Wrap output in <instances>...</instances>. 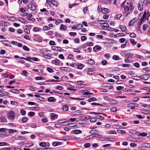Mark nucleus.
<instances>
[{"mask_svg":"<svg viewBox=\"0 0 150 150\" xmlns=\"http://www.w3.org/2000/svg\"><path fill=\"white\" fill-rule=\"evenodd\" d=\"M1 122H5L6 121V118L2 117L1 118Z\"/></svg>","mask_w":150,"mask_h":150,"instance_id":"nucleus-53","label":"nucleus"},{"mask_svg":"<svg viewBox=\"0 0 150 150\" xmlns=\"http://www.w3.org/2000/svg\"><path fill=\"white\" fill-rule=\"evenodd\" d=\"M34 40L36 41H40L41 40V37L38 35H34Z\"/></svg>","mask_w":150,"mask_h":150,"instance_id":"nucleus-6","label":"nucleus"},{"mask_svg":"<svg viewBox=\"0 0 150 150\" xmlns=\"http://www.w3.org/2000/svg\"><path fill=\"white\" fill-rule=\"evenodd\" d=\"M129 36L130 37L133 38H135L136 37V34L133 33H130Z\"/></svg>","mask_w":150,"mask_h":150,"instance_id":"nucleus-40","label":"nucleus"},{"mask_svg":"<svg viewBox=\"0 0 150 150\" xmlns=\"http://www.w3.org/2000/svg\"><path fill=\"white\" fill-rule=\"evenodd\" d=\"M10 91L12 93H18L19 91L18 90H10Z\"/></svg>","mask_w":150,"mask_h":150,"instance_id":"nucleus-50","label":"nucleus"},{"mask_svg":"<svg viewBox=\"0 0 150 150\" xmlns=\"http://www.w3.org/2000/svg\"><path fill=\"white\" fill-rule=\"evenodd\" d=\"M124 87L122 86H118L116 87V89L117 90H121L124 89Z\"/></svg>","mask_w":150,"mask_h":150,"instance_id":"nucleus-56","label":"nucleus"},{"mask_svg":"<svg viewBox=\"0 0 150 150\" xmlns=\"http://www.w3.org/2000/svg\"><path fill=\"white\" fill-rule=\"evenodd\" d=\"M39 145L41 147H45L46 146V143L45 142H41L40 144Z\"/></svg>","mask_w":150,"mask_h":150,"instance_id":"nucleus-36","label":"nucleus"},{"mask_svg":"<svg viewBox=\"0 0 150 150\" xmlns=\"http://www.w3.org/2000/svg\"><path fill=\"white\" fill-rule=\"evenodd\" d=\"M21 74L22 75H23L25 76H26L27 75V74H28V73L26 71L23 70L22 71V73Z\"/></svg>","mask_w":150,"mask_h":150,"instance_id":"nucleus-39","label":"nucleus"},{"mask_svg":"<svg viewBox=\"0 0 150 150\" xmlns=\"http://www.w3.org/2000/svg\"><path fill=\"white\" fill-rule=\"evenodd\" d=\"M50 27L44 26H43L42 30L43 31H45L50 30Z\"/></svg>","mask_w":150,"mask_h":150,"instance_id":"nucleus-26","label":"nucleus"},{"mask_svg":"<svg viewBox=\"0 0 150 150\" xmlns=\"http://www.w3.org/2000/svg\"><path fill=\"white\" fill-rule=\"evenodd\" d=\"M141 112L146 114L149 113V110H141Z\"/></svg>","mask_w":150,"mask_h":150,"instance_id":"nucleus-34","label":"nucleus"},{"mask_svg":"<svg viewBox=\"0 0 150 150\" xmlns=\"http://www.w3.org/2000/svg\"><path fill=\"white\" fill-rule=\"evenodd\" d=\"M144 2L142 1H140L138 5V8L139 10L142 11L143 8V3Z\"/></svg>","mask_w":150,"mask_h":150,"instance_id":"nucleus-3","label":"nucleus"},{"mask_svg":"<svg viewBox=\"0 0 150 150\" xmlns=\"http://www.w3.org/2000/svg\"><path fill=\"white\" fill-rule=\"evenodd\" d=\"M23 48L24 50L27 51H29L30 50L25 45L23 46Z\"/></svg>","mask_w":150,"mask_h":150,"instance_id":"nucleus-60","label":"nucleus"},{"mask_svg":"<svg viewBox=\"0 0 150 150\" xmlns=\"http://www.w3.org/2000/svg\"><path fill=\"white\" fill-rule=\"evenodd\" d=\"M107 21L104 20H97V22L100 24H105V22Z\"/></svg>","mask_w":150,"mask_h":150,"instance_id":"nucleus-21","label":"nucleus"},{"mask_svg":"<svg viewBox=\"0 0 150 150\" xmlns=\"http://www.w3.org/2000/svg\"><path fill=\"white\" fill-rule=\"evenodd\" d=\"M86 138V139L89 140V139H91L92 138H93V135L92 134V135H90L87 136Z\"/></svg>","mask_w":150,"mask_h":150,"instance_id":"nucleus-58","label":"nucleus"},{"mask_svg":"<svg viewBox=\"0 0 150 150\" xmlns=\"http://www.w3.org/2000/svg\"><path fill=\"white\" fill-rule=\"evenodd\" d=\"M8 131L10 133H16V130H14V129H9L8 130Z\"/></svg>","mask_w":150,"mask_h":150,"instance_id":"nucleus-41","label":"nucleus"},{"mask_svg":"<svg viewBox=\"0 0 150 150\" xmlns=\"http://www.w3.org/2000/svg\"><path fill=\"white\" fill-rule=\"evenodd\" d=\"M44 57L45 58L47 59H50L51 56V54L49 53L47 54H44Z\"/></svg>","mask_w":150,"mask_h":150,"instance_id":"nucleus-25","label":"nucleus"},{"mask_svg":"<svg viewBox=\"0 0 150 150\" xmlns=\"http://www.w3.org/2000/svg\"><path fill=\"white\" fill-rule=\"evenodd\" d=\"M109 16V15L108 14H105L103 16V18L105 19H108Z\"/></svg>","mask_w":150,"mask_h":150,"instance_id":"nucleus-57","label":"nucleus"},{"mask_svg":"<svg viewBox=\"0 0 150 150\" xmlns=\"http://www.w3.org/2000/svg\"><path fill=\"white\" fill-rule=\"evenodd\" d=\"M7 23L5 21L2 20L0 21V25L5 26L7 25Z\"/></svg>","mask_w":150,"mask_h":150,"instance_id":"nucleus-17","label":"nucleus"},{"mask_svg":"<svg viewBox=\"0 0 150 150\" xmlns=\"http://www.w3.org/2000/svg\"><path fill=\"white\" fill-rule=\"evenodd\" d=\"M147 135V134L146 132H142V133L139 134L138 135V136H143L145 137Z\"/></svg>","mask_w":150,"mask_h":150,"instance_id":"nucleus-49","label":"nucleus"},{"mask_svg":"<svg viewBox=\"0 0 150 150\" xmlns=\"http://www.w3.org/2000/svg\"><path fill=\"white\" fill-rule=\"evenodd\" d=\"M97 100L96 98L95 97H93L89 98L88 100L89 102H91L92 101H96Z\"/></svg>","mask_w":150,"mask_h":150,"instance_id":"nucleus-33","label":"nucleus"},{"mask_svg":"<svg viewBox=\"0 0 150 150\" xmlns=\"http://www.w3.org/2000/svg\"><path fill=\"white\" fill-rule=\"evenodd\" d=\"M1 96H7L8 95V93L4 91L1 92Z\"/></svg>","mask_w":150,"mask_h":150,"instance_id":"nucleus-30","label":"nucleus"},{"mask_svg":"<svg viewBox=\"0 0 150 150\" xmlns=\"http://www.w3.org/2000/svg\"><path fill=\"white\" fill-rule=\"evenodd\" d=\"M90 133L91 134H96L98 133V131L96 130H91L90 131Z\"/></svg>","mask_w":150,"mask_h":150,"instance_id":"nucleus-28","label":"nucleus"},{"mask_svg":"<svg viewBox=\"0 0 150 150\" xmlns=\"http://www.w3.org/2000/svg\"><path fill=\"white\" fill-rule=\"evenodd\" d=\"M112 58L115 60H117L119 59V57L117 55H114L113 56Z\"/></svg>","mask_w":150,"mask_h":150,"instance_id":"nucleus-52","label":"nucleus"},{"mask_svg":"<svg viewBox=\"0 0 150 150\" xmlns=\"http://www.w3.org/2000/svg\"><path fill=\"white\" fill-rule=\"evenodd\" d=\"M111 103L112 104H113L114 105L117 104L118 103L117 102L116 100L114 99H112L111 100Z\"/></svg>","mask_w":150,"mask_h":150,"instance_id":"nucleus-43","label":"nucleus"},{"mask_svg":"<svg viewBox=\"0 0 150 150\" xmlns=\"http://www.w3.org/2000/svg\"><path fill=\"white\" fill-rule=\"evenodd\" d=\"M35 79L36 80H42L43 79V78L42 77L39 76V77H37L35 78Z\"/></svg>","mask_w":150,"mask_h":150,"instance_id":"nucleus-54","label":"nucleus"},{"mask_svg":"<svg viewBox=\"0 0 150 150\" xmlns=\"http://www.w3.org/2000/svg\"><path fill=\"white\" fill-rule=\"evenodd\" d=\"M68 138L69 139H78V138L76 137H75V136H68Z\"/></svg>","mask_w":150,"mask_h":150,"instance_id":"nucleus-47","label":"nucleus"},{"mask_svg":"<svg viewBox=\"0 0 150 150\" xmlns=\"http://www.w3.org/2000/svg\"><path fill=\"white\" fill-rule=\"evenodd\" d=\"M140 78L138 76H133L132 79L135 80L139 81L140 79Z\"/></svg>","mask_w":150,"mask_h":150,"instance_id":"nucleus-27","label":"nucleus"},{"mask_svg":"<svg viewBox=\"0 0 150 150\" xmlns=\"http://www.w3.org/2000/svg\"><path fill=\"white\" fill-rule=\"evenodd\" d=\"M110 12V10L107 8H103L102 10V12L103 13H108Z\"/></svg>","mask_w":150,"mask_h":150,"instance_id":"nucleus-12","label":"nucleus"},{"mask_svg":"<svg viewBox=\"0 0 150 150\" xmlns=\"http://www.w3.org/2000/svg\"><path fill=\"white\" fill-rule=\"evenodd\" d=\"M91 146V144L89 143H87L84 144V146L85 148L89 147Z\"/></svg>","mask_w":150,"mask_h":150,"instance_id":"nucleus-61","label":"nucleus"},{"mask_svg":"<svg viewBox=\"0 0 150 150\" xmlns=\"http://www.w3.org/2000/svg\"><path fill=\"white\" fill-rule=\"evenodd\" d=\"M119 28L121 30L122 32H125L127 30L126 27L123 25H120Z\"/></svg>","mask_w":150,"mask_h":150,"instance_id":"nucleus-10","label":"nucleus"},{"mask_svg":"<svg viewBox=\"0 0 150 150\" xmlns=\"http://www.w3.org/2000/svg\"><path fill=\"white\" fill-rule=\"evenodd\" d=\"M50 117L52 119L54 120L57 118L58 115L52 113L51 114Z\"/></svg>","mask_w":150,"mask_h":150,"instance_id":"nucleus-14","label":"nucleus"},{"mask_svg":"<svg viewBox=\"0 0 150 150\" xmlns=\"http://www.w3.org/2000/svg\"><path fill=\"white\" fill-rule=\"evenodd\" d=\"M27 120L28 118L27 117H23L22 120V121L23 122H27Z\"/></svg>","mask_w":150,"mask_h":150,"instance_id":"nucleus-51","label":"nucleus"},{"mask_svg":"<svg viewBox=\"0 0 150 150\" xmlns=\"http://www.w3.org/2000/svg\"><path fill=\"white\" fill-rule=\"evenodd\" d=\"M140 77L144 80H148L149 78V76L146 74L142 75L140 76Z\"/></svg>","mask_w":150,"mask_h":150,"instance_id":"nucleus-8","label":"nucleus"},{"mask_svg":"<svg viewBox=\"0 0 150 150\" xmlns=\"http://www.w3.org/2000/svg\"><path fill=\"white\" fill-rule=\"evenodd\" d=\"M51 4H52L54 6L57 7L58 6L59 4L54 0H52Z\"/></svg>","mask_w":150,"mask_h":150,"instance_id":"nucleus-22","label":"nucleus"},{"mask_svg":"<svg viewBox=\"0 0 150 150\" xmlns=\"http://www.w3.org/2000/svg\"><path fill=\"white\" fill-rule=\"evenodd\" d=\"M134 66L137 68H138L139 67V64L138 62H136L134 64Z\"/></svg>","mask_w":150,"mask_h":150,"instance_id":"nucleus-64","label":"nucleus"},{"mask_svg":"<svg viewBox=\"0 0 150 150\" xmlns=\"http://www.w3.org/2000/svg\"><path fill=\"white\" fill-rule=\"evenodd\" d=\"M62 143L61 142H55L52 143V145L54 146H56L57 145H61Z\"/></svg>","mask_w":150,"mask_h":150,"instance_id":"nucleus-16","label":"nucleus"},{"mask_svg":"<svg viewBox=\"0 0 150 150\" xmlns=\"http://www.w3.org/2000/svg\"><path fill=\"white\" fill-rule=\"evenodd\" d=\"M62 108L63 111H67L69 109L68 106L67 105H63L62 106Z\"/></svg>","mask_w":150,"mask_h":150,"instance_id":"nucleus-20","label":"nucleus"},{"mask_svg":"<svg viewBox=\"0 0 150 150\" xmlns=\"http://www.w3.org/2000/svg\"><path fill=\"white\" fill-rule=\"evenodd\" d=\"M34 96L38 98V99L42 101V100L44 99V98L40 97V96L38 95H35Z\"/></svg>","mask_w":150,"mask_h":150,"instance_id":"nucleus-31","label":"nucleus"},{"mask_svg":"<svg viewBox=\"0 0 150 150\" xmlns=\"http://www.w3.org/2000/svg\"><path fill=\"white\" fill-rule=\"evenodd\" d=\"M97 120V119L95 118H90V121L92 122H94Z\"/></svg>","mask_w":150,"mask_h":150,"instance_id":"nucleus-63","label":"nucleus"},{"mask_svg":"<svg viewBox=\"0 0 150 150\" xmlns=\"http://www.w3.org/2000/svg\"><path fill=\"white\" fill-rule=\"evenodd\" d=\"M15 113L12 110L10 111L8 114V118L11 122L14 120L15 117Z\"/></svg>","mask_w":150,"mask_h":150,"instance_id":"nucleus-2","label":"nucleus"},{"mask_svg":"<svg viewBox=\"0 0 150 150\" xmlns=\"http://www.w3.org/2000/svg\"><path fill=\"white\" fill-rule=\"evenodd\" d=\"M89 69V70L87 71V74L89 75L93 74V71L91 70V69Z\"/></svg>","mask_w":150,"mask_h":150,"instance_id":"nucleus-37","label":"nucleus"},{"mask_svg":"<svg viewBox=\"0 0 150 150\" xmlns=\"http://www.w3.org/2000/svg\"><path fill=\"white\" fill-rule=\"evenodd\" d=\"M54 98L52 97H51L48 98V101L50 102H54Z\"/></svg>","mask_w":150,"mask_h":150,"instance_id":"nucleus-23","label":"nucleus"},{"mask_svg":"<svg viewBox=\"0 0 150 150\" xmlns=\"http://www.w3.org/2000/svg\"><path fill=\"white\" fill-rule=\"evenodd\" d=\"M83 95H85V97H86L89 98L91 97L90 95L92 94V93H88L86 91H83Z\"/></svg>","mask_w":150,"mask_h":150,"instance_id":"nucleus-11","label":"nucleus"},{"mask_svg":"<svg viewBox=\"0 0 150 150\" xmlns=\"http://www.w3.org/2000/svg\"><path fill=\"white\" fill-rule=\"evenodd\" d=\"M117 132L118 133L122 134H125L126 133V132L122 130L118 129L117 130Z\"/></svg>","mask_w":150,"mask_h":150,"instance_id":"nucleus-35","label":"nucleus"},{"mask_svg":"<svg viewBox=\"0 0 150 150\" xmlns=\"http://www.w3.org/2000/svg\"><path fill=\"white\" fill-rule=\"evenodd\" d=\"M74 132L75 134H78L82 133V131L80 130L76 129L74 130Z\"/></svg>","mask_w":150,"mask_h":150,"instance_id":"nucleus-32","label":"nucleus"},{"mask_svg":"<svg viewBox=\"0 0 150 150\" xmlns=\"http://www.w3.org/2000/svg\"><path fill=\"white\" fill-rule=\"evenodd\" d=\"M107 133L110 134H117V133L115 131L111 130L110 131H108Z\"/></svg>","mask_w":150,"mask_h":150,"instance_id":"nucleus-29","label":"nucleus"},{"mask_svg":"<svg viewBox=\"0 0 150 150\" xmlns=\"http://www.w3.org/2000/svg\"><path fill=\"white\" fill-rule=\"evenodd\" d=\"M92 135L93 138L95 137L98 138H100L101 137V135L96 134H93Z\"/></svg>","mask_w":150,"mask_h":150,"instance_id":"nucleus-55","label":"nucleus"},{"mask_svg":"<svg viewBox=\"0 0 150 150\" xmlns=\"http://www.w3.org/2000/svg\"><path fill=\"white\" fill-rule=\"evenodd\" d=\"M61 61L58 59H56L52 60L51 61V63L56 65H58L60 64Z\"/></svg>","mask_w":150,"mask_h":150,"instance_id":"nucleus-9","label":"nucleus"},{"mask_svg":"<svg viewBox=\"0 0 150 150\" xmlns=\"http://www.w3.org/2000/svg\"><path fill=\"white\" fill-rule=\"evenodd\" d=\"M61 79L63 81H67L68 80V78L67 76H64L62 77Z\"/></svg>","mask_w":150,"mask_h":150,"instance_id":"nucleus-45","label":"nucleus"},{"mask_svg":"<svg viewBox=\"0 0 150 150\" xmlns=\"http://www.w3.org/2000/svg\"><path fill=\"white\" fill-rule=\"evenodd\" d=\"M83 10L84 13L85 14L88 11V8L87 7H85L83 8Z\"/></svg>","mask_w":150,"mask_h":150,"instance_id":"nucleus-48","label":"nucleus"},{"mask_svg":"<svg viewBox=\"0 0 150 150\" xmlns=\"http://www.w3.org/2000/svg\"><path fill=\"white\" fill-rule=\"evenodd\" d=\"M131 43L133 45H135L137 44V42L134 41V40L132 39H131L130 40Z\"/></svg>","mask_w":150,"mask_h":150,"instance_id":"nucleus-38","label":"nucleus"},{"mask_svg":"<svg viewBox=\"0 0 150 150\" xmlns=\"http://www.w3.org/2000/svg\"><path fill=\"white\" fill-rule=\"evenodd\" d=\"M83 27V25L81 24L77 25V27L78 30H80Z\"/></svg>","mask_w":150,"mask_h":150,"instance_id":"nucleus-46","label":"nucleus"},{"mask_svg":"<svg viewBox=\"0 0 150 150\" xmlns=\"http://www.w3.org/2000/svg\"><path fill=\"white\" fill-rule=\"evenodd\" d=\"M121 6L124 9L125 11L127 13L134 9L132 4L129 2H126V1L122 3Z\"/></svg>","mask_w":150,"mask_h":150,"instance_id":"nucleus-1","label":"nucleus"},{"mask_svg":"<svg viewBox=\"0 0 150 150\" xmlns=\"http://www.w3.org/2000/svg\"><path fill=\"white\" fill-rule=\"evenodd\" d=\"M101 47L98 45H96L93 47V50L94 52H97L101 49Z\"/></svg>","mask_w":150,"mask_h":150,"instance_id":"nucleus-5","label":"nucleus"},{"mask_svg":"<svg viewBox=\"0 0 150 150\" xmlns=\"http://www.w3.org/2000/svg\"><path fill=\"white\" fill-rule=\"evenodd\" d=\"M84 65L80 63L79 64V65L78 66V69H81L84 67Z\"/></svg>","mask_w":150,"mask_h":150,"instance_id":"nucleus-19","label":"nucleus"},{"mask_svg":"<svg viewBox=\"0 0 150 150\" xmlns=\"http://www.w3.org/2000/svg\"><path fill=\"white\" fill-rule=\"evenodd\" d=\"M102 64L103 65H105L107 64V62L105 60H103L101 62Z\"/></svg>","mask_w":150,"mask_h":150,"instance_id":"nucleus-62","label":"nucleus"},{"mask_svg":"<svg viewBox=\"0 0 150 150\" xmlns=\"http://www.w3.org/2000/svg\"><path fill=\"white\" fill-rule=\"evenodd\" d=\"M59 69L62 70H63L65 71H68L69 70V67H61L59 68Z\"/></svg>","mask_w":150,"mask_h":150,"instance_id":"nucleus-18","label":"nucleus"},{"mask_svg":"<svg viewBox=\"0 0 150 150\" xmlns=\"http://www.w3.org/2000/svg\"><path fill=\"white\" fill-rule=\"evenodd\" d=\"M36 9L35 6L33 4H31V7L30 8V9L32 11H34Z\"/></svg>","mask_w":150,"mask_h":150,"instance_id":"nucleus-42","label":"nucleus"},{"mask_svg":"<svg viewBox=\"0 0 150 150\" xmlns=\"http://www.w3.org/2000/svg\"><path fill=\"white\" fill-rule=\"evenodd\" d=\"M145 18L142 17L141 18L139 19V21L138 23V25L140 26L142 24L144 23V22L146 20Z\"/></svg>","mask_w":150,"mask_h":150,"instance_id":"nucleus-4","label":"nucleus"},{"mask_svg":"<svg viewBox=\"0 0 150 150\" xmlns=\"http://www.w3.org/2000/svg\"><path fill=\"white\" fill-rule=\"evenodd\" d=\"M17 19L19 21L21 22L22 23L24 24H26L27 23V21L26 20H25L24 18L20 17H17Z\"/></svg>","mask_w":150,"mask_h":150,"instance_id":"nucleus-7","label":"nucleus"},{"mask_svg":"<svg viewBox=\"0 0 150 150\" xmlns=\"http://www.w3.org/2000/svg\"><path fill=\"white\" fill-rule=\"evenodd\" d=\"M67 28V27L62 24H61L60 27V30H62L64 31L66 30Z\"/></svg>","mask_w":150,"mask_h":150,"instance_id":"nucleus-15","label":"nucleus"},{"mask_svg":"<svg viewBox=\"0 0 150 150\" xmlns=\"http://www.w3.org/2000/svg\"><path fill=\"white\" fill-rule=\"evenodd\" d=\"M41 30V28L37 27H35L33 29V30L35 32H38Z\"/></svg>","mask_w":150,"mask_h":150,"instance_id":"nucleus-44","label":"nucleus"},{"mask_svg":"<svg viewBox=\"0 0 150 150\" xmlns=\"http://www.w3.org/2000/svg\"><path fill=\"white\" fill-rule=\"evenodd\" d=\"M87 62L88 64L91 65H93L95 63L94 61L92 59L87 60Z\"/></svg>","mask_w":150,"mask_h":150,"instance_id":"nucleus-13","label":"nucleus"},{"mask_svg":"<svg viewBox=\"0 0 150 150\" xmlns=\"http://www.w3.org/2000/svg\"><path fill=\"white\" fill-rule=\"evenodd\" d=\"M13 148L8 147V148H2L1 149V150H11V149H13Z\"/></svg>","mask_w":150,"mask_h":150,"instance_id":"nucleus-59","label":"nucleus"},{"mask_svg":"<svg viewBox=\"0 0 150 150\" xmlns=\"http://www.w3.org/2000/svg\"><path fill=\"white\" fill-rule=\"evenodd\" d=\"M127 107L130 108L132 109H133L135 108V107H134V105L133 103H130L127 104Z\"/></svg>","mask_w":150,"mask_h":150,"instance_id":"nucleus-24","label":"nucleus"}]
</instances>
